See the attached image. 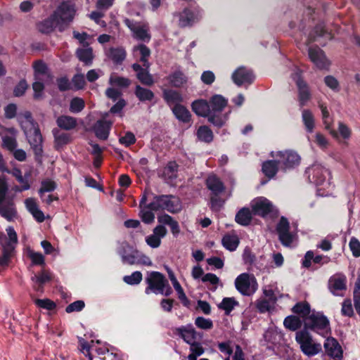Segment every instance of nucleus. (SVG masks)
Instances as JSON below:
<instances>
[{
	"instance_id": "f257e3e1",
	"label": "nucleus",
	"mask_w": 360,
	"mask_h": 360,
	"mask_svg": "<svg viewBox=\"0 0 360 360\" xmlns=\"http://www.w3.org/2000/svg\"><path fill=\"white\" fill-rule=\"evenodd\" d=\"M18 121L23 129L34 153L41 155L42 152V136L37 123L32 118L30 112H25L18 116Z\"/></svg>"
},
{
	"instance_id": "f03ea898",
	"label": "nucleus",
	"mask_w": 360,
	"mask_h": 360,
	"mask_svg": "<svg viewBox=\"0 0 360 360\" xmlns=\"http://www.w3.org/2000/svg\"><path fill=\"white\" fill-rule=\"evenodd\" d=\"M56 20V26L60 32L65 30L75 15V8L71 1L62 2L53 13Z\"/></svg>"
},
{
	"instance_id": "7ed1b4c3",
	"label": "nucleus",
	"mask_w": 360,
	"mask_h": 360,
	"mask_svg": "<svg viewBox=\"0 0 360 360\" xmlns=\"http://www.w3.org/2000/svg\"><path fill=\"white\" fill-rule=\"evenodd\" d=\"M8 186L4 178H0V215L8 221L17 217V210L13 201L6 198Z\"/></svg>"
},
{
	"instance_id": "20e7f679",
	"label": "nucleus",
	"mask_w": 360,
	"mask_h": 360,
	"mask_svg": "<svg viewBox=\"0 0 360 360\" xmlns=\"http://www.w3.org/2000/svg\"><path fill=\"white\" fill-rule=\"evenodd\" d=\"M295 340L300 345L301 351L307 356H314L321 351V344L315 342L306 330L297 332Z\"/></svg>"
},
{
	"instance_id": "39448f33",
	"label": "nucleus",
	"mask_w": 360,
	"mask_h": 360,
	"mask_svg": "<svg viewBox=\"0 0 360 360\" xmlns=\"http://www.w3.org/2000/svg\"><path fill=\"white\" fill-rule=\"evenodd\" d=\"M150 207L155 211L166 210L170 212H178L181 210V204L178 198L174 196L155 197L150 203Z\"/></svg>"
},
{
	"instance_id": "423d86ee",
	"label": "nucleus",
	"mask_w": 360,
	"mask_h": 360,
	"mask_svg": "<svg viewBox=\"0 0 360 360\" xmlns=\"http://www.w3.org/2000/svg\"><path fill=\"white\" fill-rule=\"evenodd\" d=\"M236 288L243 295L249 296L253 294L258 288L257 282L252 274L243 273L235 280Z\"/></svg>"
},
{
	"instance_id": "0eeeda50",
	"label": "nucleus",
	"mask_w": 360,
	"mask_h": 360,
	"mask_svg": "<svg viewBox=\"0 0 360 360\" xmlns=\"http://www.w3.org/2000/svg\"><path fill=\"white\" fill-rule=\"evenodd\" d=\"M124 23L131 31L133 37L143 41L150 40L151 36L148 23L136 22L129 19H125Z\"/></svg>"
},
{
	"instance_id": "6e6552de",
	"label": "nucleus",
	"mask_w": 360,
	"mask_h": 360,
	"mask_svg": "<svg viewBox=\"0 0 360 360\" xmlns=\"http://www.w3.org/2000/svg\"><path fill=\"white\" fill-rule=\"evenodd\" d=\"M146 282L148 284V287L146 288V294H149L150 292L162 294L167 283L164 275L158 271H152L148 274Z\"/></svg>"
},
{
	"instance_id": "1a4fd4ad",
	"label": "nucleus",
	"mask_w": 360,
	"mask_h": 360,
	"mask_svg": "<svg viewBox=\"0 0 360 360\" xmlns=\"http://www.w3.org/2000/svg\"><path fill=\"white\" fill-rule=\"evenodd\" d=\"M251 207L255 214L259 215L262 217L271 213L278 214V210L273 203L264 197L257 198L252 200Z\"/></svg>"
},
{
	"instance_id": "9d476101",
	"label": "nucleus",
	"mask_w": 360,
	"mask_h": 360,
	"mask_svg": "<svg viewBox=\"0 0 360 360\" xmlns=\"http://www.w3.org/2000/svg\"><path fill=\"white\" fill-rule=\"evenodd\" d=\"M276 231L281 243L286 247L290 246L296 238V234L290 231V224L288 219L282 217L276 225Z\"/></svg>"
},
{
	"instance_id": "9b49d317",
	"label": "nucleus",
	"mask_w": 360,
	"mask_h": 360,
	"mask_svg": "<svg viewBox=\"0 0 360 360\" xmlns=\"http://www.w3.org/2000/svg\"><path fill=\"white\" fill-rule=\"evenodd\" d=\"M330 292L335 296H342L347 290V278L342 274H335L330 277L328 284Z\"/></svg>"
},
{
	"instance_id": "f8f14e48",
	"label": "nucleus",
	"mask_w": 360,
	"mask_h": 360,
	"mask_svg": "<svg viewBox=\"0 0 360 360\" xmlns=\"http://www.w3.org/2000/svg\"><path fill=\"white\" fill-rule=\"evenodd\" d=\"M271 156L280 158L279 162L282 163L285 168H292L300 162V155L293 150L278 151L276 154L272 152Z\"/></svg>"
},
{
	"instance_id": "ddd939ff",
	"label": "nucleus",
	"mask_w": 360,
	"mask_h": 360,
	"mask_svg": "<svg viewBox=\"0 0 360 360\" xmlns=\"http://www.w3.org/2000/svg\"><path fill=\"white\" fill-rule=\"evenodd\" d=\"M306 326L315 331L326 330L329 328V321L328 319L320 314H311L307 319Z\"/></svg>"
},
{
	"instance_id": "4468645a",
	"label": "nucleus",
	"mask_w": 360,
	"mask_h": 360,
	"mask_svg": "<svg viewBox=\"0 0 360 360\" xmlns=\"http://www.w3.org/2000/svg\"><path fill=\"white\" fill-rule=\"evenodd\" d=\"M307 173L309 180L316 185L323 184L329 175L328 170L319 164L314 165L308 168Z\"/></svg>"
},
{
	"instance_id": "2eb2a0df",
	"label": "nucleus",
	"mask_w": 360,
	"mask_h": 360,
	"mask_svg": "<svg viewBox=\"0 0 360 360\" xmlns=\"http://www.w3.org/2000/svg\"><path fill=\"white\" fill-rule=\"evenodd\" d=\"M299 91V101L302 106L310 99L311 95L307 84L301 79L300 72L297 71L292 75Z\"/></svg>"
},
{
	"instance_id": "dca6fc26",
	"label": "nucleus",
	"mask_w": 360,
	"mask_h": 360,
	"mask_svg": "<svg viewBox=\"0 0 360 360\" xmlns=\"http://www.w3.org/2000/svg\"><path fill=\"white\" fill-rule=\"evenodd\" d=\"M309 57L319 69L327 68L330 65V62L323 51L318 47L309 49Z\"/></svg>"
},
{
	"instance_id": "f3484780",
	"label": "nucleus",
	"mask_w": 360,
	"mask_h": 360,
	"mask_svg": "<svg viewBox=\"0 0 360 360\" xmlns=\"http://www.w3.org/2000/svg\"><path fill=\"white\" fill-rule=\"evenodd\" d=\"M167 233L166 228L162 225L157 226L153 231V234L146 238V243L152 248H158L161 244V239Z\"/></svg>"
},
{
	"instance_id": "a211bd4d",
	"label": "nucleus",
	"mask_w": 360,
	"mask_h": 360,
	"mask_svg": "<svg viewBox=\"0 0 360 360\" xmlns=\"http://www.w3.org/2000/svg\"><path fill=\"white\" fill-rule=\"evenodd\" d=\"M253 79L254 76L252 72L243 67L238 68L232 75V79L238 86H240L246 82L250 83Z\"/></svg>"
},
{
	"instance_id": "6ab92c4d",
	"label": "nucleus",
	"mask_w": 360,
	"mask_h": 360,
	"mask_svg": "<svg viewBox=\"0 0 360 360\" xmlns=\"http://www.w3.org/2000/svg\"><path fill=\"white\" fill-rule=\"evenodd\" d=\"M324 348L326 354L334 359H340L342 356L341 347L337 340L333 338L326 339Z\"/></svg>"
},
{
	"instance_id": "aec40b11",
	"label": "nucleus",
	"mask_w": 360,
	"mask_h": 360,
	"mask_svg": "<svg viewBox=\"0 0 360 360\" xmlns=\"http://www.w3.org/2000/svg\"><path fill=\"white\" fill-rule=\"evenodd\" d=\"M112 123L105 120H98L94 126V131L97 138L106 140L109 135V130Z\"/></svg>"
},
{
	"instance_id": "412c9836",
	"label": "nucleus",
	"mask_w": 360,
	"mask_h": 360,
	"mask_svg": "<svg viewBox=\"0 0 360 360\" xmlns=\"http://www.w3.org/2000/svg\"><path fill=\"white\" fill-rule=\"evenodd\" d=\"M192 110L198 116L206 117L211 114V109L206 100L198 99L194 101L191 104Z\"/></svg>"
},
{
	"instance_id": "4be33fe9",
	"label": "nucleus",
	"mask_w": 360,
	"mask_h": 360,
	"mask_svg": "<svg viewBox=\"0 0 360 360\" xmlns=\"http://www.w3.org/2000/svg\"><path fill=\"white\" fill-rule=\"evenodd\" d=\"M51 280V274L45 270L41 271L38 274H35L32 277V281L34 282V288L39 292H43V286L45 283Z\"/></svg>"
},
{
	"instance_id": "5701e85b",
	"label": "nucleus",
	"mask_w": 360,
	"mask_h": 360,
	"mask_svg": "<svg viewBox=\"0 0 360 360\" xmlns=\"http://www.w3.org/2000/svg\"><path fill=\"white\" fill-rule=\"evenodd\" d=\"M176 332L189 345L195 342L196 340L197 333L192 326L178 328L176 329Z\"/></svg>"
},
{
	"instance_id": "b1692460",
	"label": "nucleus",
	"mask_w": 360,
	"mask_h": 360,
	"mask_svg": "<svg viewBox=\"0 0 360 360\" xmlns=\"http://www.w3.org/2000/svg\"><path fill=\"white\" fill-rule=\"evenodd\" d=\"M228 101L221 95H214L210 99L209 104L211 109V113L221 112L227 105Z\"/></svg>"
},
{
	"instance_id": "393cba45",
	"label": "nucleus",
	"mask_w": 360,
	"mask_h": 360,
	"mask_svg": "<svg viewBox=\"0 0 360 360\" xmlns=\"http://www.w3.org/2000/svg\"><path fill=\"white\" fill-rule=\"evenodd\" d=\"M25 204L27 210L32 214L34 219L39 221L42 222L44 220V213L39 209L36 200L32 198H27L25 200Z\"/></svg>"
},
{
	"instance_id": "a878e982",
	"label": "nucleus",
	"mask_w": 360,
	"mask_h": 360,
	"mask_svg": "<svg viewBox=\"0 0 360 360\" xmlns=\"http://www.w3.org/2000/svg\"><path fill=\"white\" fill-rule=\"evenodd\" d=\"M198 20L197 15L188 9H185L179 14V25L182 27L191 26Z\"/></svg>"
},
{
	"instance_id": "bb28decb",
	"label": "nucleus",
	"mask_w": 360,
	"mask_h": 360,
	"mask_svg": "<svg viewBox=\"0 0 360 360\" xmlns=\"http://www.w3.org/2000/svg\"><path fill=\"white\" fill-rule=\"evenodd\" d=\"M207 188L214 194L218 195L224 191V186L221 180L215 175L208 176L206 181Z\"/></svg>"
},
{
	"instance_id": "cd10ccee",
	"label": "nucleus",
	"mask_w": 360,
	"mask_h": 360,
	"mask_svg": "<svg viewBox=\"0 0 360 360\" xmlns=\"http://www.w3.org/2000/svg\"><path fill=\"white\" fill-rule=\"evenodd\" d=\"M0 243L3 248L2 255L0 257V266H6L8 265L13 250L6 246V240L2 233H0Z\"/></svg>"
},
{
	"instance_id": "c85d7f7f",
	"label": "nucleus",
	"mask_w": 360,
	"mask_h": 360,
	"mask_svg": "<svg viewBox=\"0 0 360 360\" xmlns=\"http://www.w3.org/2000/svg\"><path fill=\"white\" fill-rule=\"evenodd\" d=\"M175 117L183 122H188L191 120V115L188 110L182 105H176L172 108Z\"/></svg>"
},
{
	"instance_id": "c756f323",
	"label": "nucleus",
	"mask_w": 360,
	"mask_h": 360,
	"mask_svg": "<svg viewBox=\"0 0 360 360\" xmlns=\"http://www.w3.org/2000/svg\"><path fill=\"white\" fill-rule=\"evenodd\" d=\"M58 126L65 130H70L77 126V120L75 117L62 115L56 120Z\"/></svg>"
},
{
	"instance_id": "7c9ffc66",
	"label": "nucleus",
	"mask_w": 360,
	"mask_h": 360,
	"mask_svg": "<svg viewBox=\"0 0 360 360\" xmlns=\"http://www.w3.org/2000/svg\"><path fill=\"white\" fill-rule=\"evenodd\" d=\"M163 97L166 102L170 105H180V103L183 101L181 95L179 92L173 90H165Z\"/></svg>"
},
{
	"instance_id": "2f4dec72",
	"label": "nucleus",
	"mask_w": 360,
	"mask_h": 360,
	"mask_svg": "<svg viewBox=\"0 0 360 360\" xmlns=\"http://www.w3.org/2000/svg\"><path fill=\"white\" fill-rule=\"evenodd\" d=\"M55 27H57L56 20L53 14L38 24V29L42 33H50L53 31Z\"/></svg>"
},
{
	"instance_id": "473e14b6",
	"label": "nucleus",
	"mask_w": 360,
	"mask_h": 360,
	"mask_svg": "<svg viewBox=\"0 0 360 360\" xmlns=\"http://www.w3.org/2000/svg\"><path fill=\"white\" fill-rule=\"evenodd\" d=\"M222 244L226 249L233 251L238 246L239 238L234 233L226 234L222 238Z\"/></svg>"
},
{
	"instance_id": "72a5a7b5",
	"label": "nucleus",
	"mask_w": 360,
	"mask_h": 360,
	"mask_svg": "<svg viewBox=\"0 0 360 360\" xmlns=\"http://www.w3.org/2000/svg\"><path fill=\"white\" fill-rule=\"evenodd\" d=\"M319 108L321 110L323 122L325 126V129L329 131L330 135L335 138L338 136L337 131L331 129V122L329 121V112L326 105L323 103L319 104Z\"/></svg>"
},
{
	"instance_id": "f704fd0d",
	"label": "nucleus",
	"mask_w": 360,
	"mask_h": 360,
	"mask_svg": "<svg viewBox=\"0 0 360 360\" xmlns=\"http://www.w3.org/2000/svg\"><path fill=\"white\" fill-rule=\"evenodd\" d=\"M302 118L307 131L312 132L315 127L314 117L309 110H304L302 113Z\"/></svg>"
},
{
	"instance_id": "c9c22d12",
	"label": "nucleus",
	"mask_w": 360,
	"mask_h": 360,
	"mask_svg": "<svg viewBox=\"0 0 360 360\" xmlns=\"http://www.w3.org/2000/svg\"><path fill=\"white\" fill-rule=\"evenodd\" d=\"M158 221L169 225L173 234H178L180 231L179 224L168 214H162L158 217Z\"/></svg>"
},
{
	"instance_id": "e433bc0d",
	"label": "nucleus",
	"mask_w": 360,
	"mask_h": 360,
	"mask_svg": "<svg viewBox=\"0 0 360 360\" xmlns=\"http://www.w3.org/2000/svg\"><path fill=\"white\" fill-rule=\"evenodd\" d=\"M252 220V213L248 208L241 209L236 215V221L240 225H248Z\"/></svg>"
},
{
	"instance_id": "4c0bfd02",
	"label": "nucleus",
	"mask_w": 360,
	"mask_h": 360,
	"mask_svg": "<svg viewBox=\"0 0 360 360\" xmlns=\"http://www.w3.org/2000/svg\"><path fill=\"white\" fill-rule=\"evenodd\" d=\"M77 56L79 60L86 65H91L94 58L93 51L91 48L79 49L77 50Z\"/></svg>"
},
{
	"instance_id": "58836bf2",
	"label": "nucleus",
	"mask_w": 360,
	"mask_h": 360,
	"mask_svg": "<svg viewBox=\"0 0 360 360\" xmlns=\"http://www.w3.org/2000/svg\"><path fill=\"white\" fill-rule=\"evenodd\" d=\"M278 171V162L273 160H268L262 165V172L269 178L274 177Z\"/></svg>"
},
{
	"instance_id": "ea45409f",
	"label": "nucleus",
	"mask_w": 360,
	"mask_h": 360,
	"mask_svg": "<svg viewBox=\"0 0 360 360\" xmlns=\"http://www.w3.org/2000/svg\"><path fill=\"white\" fill-rule=\"evenodd\" d=\"M284 326L290 330L295 331L302 326V321L295 316H288L283 321Z\"/></svg>"
},
{
	"instance_id": "a19ab883",
	"label": "nucleus",
	"mask_w": 360,
	"mask_h": 360,
	"mask_svg": "<svg viewBox=\"0 0 360 360\" xmlns=\"http://www.w3.org/2000/svg\"><path fill=\"white\" fill-rule=\"evenodd\" d=\"M198 138L204 142L210 143L213 140V133L207 126H201L197 131Z\"/></svg>"
},
{
	"instance_id": "79ce46f5",
	"label": "nucleus",
	"mask_w": 360,
	"mask_h": 360,
	"mask_svg": "<svg viewBox=\"0 0 360 360\" xmlns=\"http://www.w3.org/2000/svg\"><path fill=\"white\" fill-rule=\"evenodd\" d=\"M292 311L302 318H305L310 314V306L306 302H298L292 307Z\"/></svg>"
},
{
	"instance_id": "37998d69",
	"label": "nucleus",
	"mask_w": 360,
	"mask_h": 360,
	"mask_svg": "<svg viewBox=\"0 0 360 360\" xmlns=\"http://www.w3.org/2000/svg\"><path fill=\"white\" fill-rule=\"evenodd\" d=\"M134 52L139 51L141 55V61L143 62V66L148 68L149 63L148 58L150 55V50L144 44L136 46L133 49Z\"/></svg>"
},
{
	"instance_id": "c03bdc74",
	"label": "nucleus",
	"mask_w": 360,
	"mask_h": 360,
	"mask_svg": "<svg viewBox=\"0 0 360 360\" xmlns=\"http://www.w3.org/2000/svg\"><path fill=\"white\" fill-rule=\"evenodd\" d=\"M8 131L14 135V136H5L3 137V146L10 151H14L17 147V141L15 139L16 131L14 129H10Z\"/></svg>"
},
{
	"instance_id": "a18cd8bd",
	"label": "nucleus",
	"mask_w": 360,
	"mask_h": 360,
	"mask_svg": "<svg viewBox=\"0 0 360 360\" xmlns=\"http://www.w3.org/2000/svg\"><path fill=\"white\" fill-rule=\"evenodd\" d=\"M109 83L112 86L120 88H126L130 84V80L127 78L119 77L115 74H112L109 79Z\"/></svg>"
},
{
	"instance_id": "49530a36",
	"label": "nucleus",
	"mask_w": 360,
	"mask_h": 360,
	"mask_svg": "<svg viewBox=\"0 0 360 360\" xmlns=\"http://www.w3.org/2000/svg\"><path fill=\"white\" fill-rule=\"evenodd\" d=\"M6 233L8 236L7 237L3 233H1L6 240V246L13 250L14 245H15L18 243L17 233L15 231V230L11 226L6 229Z\"/></svg>"
},
{
	"instance_id": "de8ad7c7",
	"label": "nucleus",
	"mask_w": 360,
	"mask_h": 360,
	"mask_svg": "<svg viewBox=\"0 0 360 360\" xmlns=\"http://www.w3.org/2000/svg\"><path fill=\"white\" fill-rule=\"evenodd\" d=\"M135 94L141 101H151L154 97V94L150 90L140 86H136Z\"/></svg>"
},
{
	"instance_id": "09e8293b",
	"label": "nucleus",
	"mask_w": 360,
	"mask_h": 360,
	"mask_svg": "<svg viewBox=\"0 0 360 360\" xmlns=\"http://www.w3.org/2000/svg\"><path fill=\"white\" fill-rule=\"evenodd\" d=\"M108 56L115 63L122 61L126 56L125 51L123 49H110L108 52Z\"/></svg>"
},
{
	"instance_id": "8fccbe9b",
	"label": "nucleus",
	"mask_w": 360,
	"mask_h": 360,
	"mask_svg": "<svg viewBox=\"0 0 360 360\" xmlns=\"http://www.w3.org/2000/svg\"><path fill=\"white\" fill-rule=\"evenodd\" d=\"M153 211L154 210L150 207V204L141 209L140 217L143 222L150 224L154 221L155 215Z\"/></svg>"
},
{
	"instance_id": "3c124183",
	"label": "nucleus",
	"mask_w": 360,
	"mask_h": 360,
	"mask_svg": "<svg viewBox=\"0 0 360 360\" xmlns=\"http://www.w3.org/2000/svg\"><path fill=\"white\" fill-rule=\"evenodd\" d=\"M27 257L31 259L32 264L43 266L45 264L44 257L39 252H34L31 249H27Z\"/></svg>"
},
{
	"instance_id": "603ef678",
	"label": "nucleus",
	"mask_w": 360,
	"mask_h": 360,
	"mask_svg": "<svg viewBox=\"0 0 360 360\" xmlns=\"http://www.w3.org/2000/svg\"><path fill=\"white\" fill-rule=\"evenodd\" d=\"M55 146L57 149L67 145L71 141V137L65 133L55 134Z\"/></svg>"
},
{
	"instance_id": "864d4df0",
	"label": "nucleus",
	"mask_w": 360,
	"mask_h": 360,
	"mask_svg": "<svg viewBox=\"0 0 360 360\" xmlns=\"http://www.w3.org/2000/svg\"><path fill=\"white\" fill-rule=\"evenodd\" d=\"M169 78L172 85L176 87L181 86L187 81L186 76L181 72H174Z\"/></svg>"
},
{
	"instance_id": "5fc2aeb1",
	"label": "nucleus",
	"mask_w": 360,
	"mask_h": 360,
	"mask_svg": "<svg viewBox=\"0 0 360 360\" xmlns=\"http://www.w3.org/2000/svg\"><path fill=\"white\" fill-rule=\"evenodd\" d=\"M237 304L238 302L234 300V298L226 297L223 299L219 307L224 309L226 314H229Z\"/></svg>"
},
{
	"instance_id": "6e6d98bb",
	"label": "nucleus",
	"mask_w": 360,
	"mask_h": 360,
	"mask_svg": "<svg viewBox=\"0 0 360 360\" xmlns=\"http://www.w3.org/2000/svg\"><path fill=\"white\" fill-rule=\"evenodd\" d=\"M195 324L198 328L203 330H210L213 327V323L210 319L202 316L195 319Z\"/></svg>"
},
{
	"instance_id": "4d7b16f0",
	"label": "nucleus",
	"mask_w": 360,
	"mask_h": 360,
	"mask_svg": "<svg viewBox=\"0 0 360 360\" xmlns=\"http://www.w3.org/2000/svg\"><path fill=\"white\" fill-rule=\"evenodd\" d=\"M123 280L129 285H136L142 281V274L140 271H135L130 276H125Z\"/></svg>"
},
{
	"instance_id": "13d9d810",
	"label": "nucleus",
	"mask_w": 360,
	"mask_h": 360,
	"mask_svg": "<svg viewBox=\"0 0 360 360\" xmlns=\"http://www.w3.org/2000/svg\"><path fill=\"white\" fill-rule=\"evenodd\" d=\"M84 108V101L80 98H74L72 99L70 105V110L72 112H79Z\"/></svg>"
},
{
	"instance_id": "bf43d9fd",
	"label": "nucleus",
	"mask_w": 360,
	"mask_h": 360,
	"mask_svg": "<svg viewBox=\"0 0 360 360\" xmlns=\"http://www.w3.org/2000/svg\"><path fill=\"white\" fill-rule=\"evenodd\" d=\"M314 142L321 149L326 150L329 146V141L326 137L320 132H316L314 136Z\"/></svg>"
},
{
	"instance_id": "052dcab7",
	"label": "nucleus",
	"mask_w": 360,
	"mask_h": 360,
	"mask_svg": "<svg viewBox=\"0 0 360 360\" xmlns=\"http://www.w3.org/2000/svg\"><path fill=\"white\" fill-rule=\"evenodd\" d=\"M338 133L337 134H340V136L344 139H349L351 137L352 135V130L345 123L340 122H338ZM338 136L336 137L338 138Z\"/></svg>"
},
{
	"instance_id": "680f3d73",
	"label": "nucleus",
	"mask_w": 360,
	"mask_h": 360,
	"mask_svg": "<svg viewBox=\"0 0 360 360\" xmlns=\"http://www.w3.org/2000/svg\"><path fill=\"white\" fill-rule=\"evenodd\" d=\"M341 313L342 315L352 317L354 315L352 300L345 299L342 304Z\"/></svg>"
},
{
	"instance_id": "e2e57ef3",
	"label": "nucleus",
	"mask_w": 360,
	"mask_h": 360,
	"mask_svg": "<svg viewBox=\"0 0 360 360\" xmlns=\"http://www.w3.org/2000/svg\"><path fill=\"white\" fill-rule=\"evenodd\" d=\"M208 121L214 125L221 127H222L227 120V116L224 117L216 115L215 113H211L207 116Z\"/></svg>"
},
{
	"instance_id": "0e129e2a",
	"label": "nucleus",
	"mask_w": 360,
	"mask_h": 360,
	"mask_svg": "<svg viewBox=\"0 0 360 360\" xmlns=\"http://www.w3.org/2000/svg\"><path fill=\"white\" fill-rule=\"evenodd\" d=\"M137 77L145 85L151 86L153 84L152 76L146 70L139 72Z\"/></svg>"
},
{
	"instance_id": "69168bd1",
	"label": "nucleus",
	"mask_w": 360,
	"mask_h": 360,
	"mask_svg": "<svg viewBox=\"0 0 360 360\" xmlns=\"http://www.w3.org/2000/svg\"><path fill=\"white\" fill-rule=\"evenodd\" d=\"M72 89H83L86 84L84 77L82 74L75 75L72 79Z\"/></svg>"
},
{
	"instance_id": "338daca9",
	"label": "nucleus",
	"mask_w": 360,
	"mask_h": 360,
	"mask_svg": "<svg viewBox=\"0 0 360 360\" xmlns=\"http://www.w3.org/2000/svg\"><path fill=\"white\" fill-rule=\"evenodd\" d=\"M177 165L175 162H169L165 168L163 174L166 178L173 179L176 177Z\"/></svg>"
},
{
	"instance_id": "774afa93",
	"label": "nucleus",
	"mask_w": 360,
	"mask_h": 360,
	"mask_svg": "<svg viewBox=\"0 0 360 360\" xmlns=\"http://www.w3.org/2000/svg\"><path fill=\"white\" fill-rule=\"evenodd\" d=\"M34 302L38 307L49 310H51L56 307L55 303L49 299H37Z\"/></svg>"
}]
</instances>
